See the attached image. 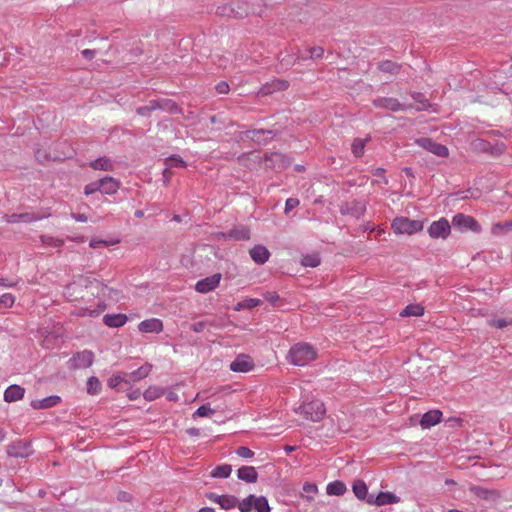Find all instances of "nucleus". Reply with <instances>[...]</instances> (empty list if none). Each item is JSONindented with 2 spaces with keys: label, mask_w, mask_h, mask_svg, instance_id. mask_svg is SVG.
I'll return each instance as SVG.
<instances>
[{
  "label": "nucleus",
  "mask_w": 512,
  "mask_h": 512,
  "mask_svg": "<svg viewBox=\"0 0 512 512\" xmlns=\"http://www.w3.org/2000/svg\"><path fill=\"white\" fill-rule=\"evenodd\" d=\"M221 273H215L209 277L199 280L195 285V290L199 293L205 294L213 291L218 287L221 281Z\"/></svg>",
  "instance_id": "nucleus-16"
},
{
  "label": "nucleus",
  "mask_w": 512,
  "mask_h": 512,
  "mask_svg": "<svg viewBox=\"0 0 512 512\" xmlns=\"http://www.w3.org/2000/svg\"><path fill=\"white\" fill-rule=\"evenodd\" d=\"M240 502L241 500L235 495L223 494V497H221L220 503H218V505L221 509L228 511L236 507L239 509Z\"/></svg>",
  "instance_id": "nucleus-35"
},
{
  "label": "nucleus",
  "mask_w": 512,
  "mask_h": 512,
  "mask_svg": "<svg viewBox=\"0 0 512 512\" xmlns=\"http://www.w3.org/2000/svg\"><path fill=\"white\" fill-rule=\"evenodd\" d=\"M41 241L45 245L55 246V247H60L63 244L62 240L56 239L52 236H47V235L41 236Z\"/></svg>",
  "instance_id": "nucleus-55"
},
{
  "label": "nucleus",
  "mask_w": 512,
  "mask_h": 512,
  "mask_svg": "<svg viewBox=\"0 0 512 512\" xmlns=\"http://www.w3.org/2000/svg\"><path fill=\"white\" fill-rule=\"evenodd\" d=\"M364 147H365L364 140H362L360 138L354 139V141L352 143V152H353L354 156L357 158L361 157L364 154Z\"/></svg>",
  "instance_id": "nucleus-50"
},
{
  "label": "nucleus",
  "mask_w": 512,
  "mask_h": 512,
  "mask_svg": "<svg viewBox=\"0 0 512 512\" xmlns=\"http://www.w3.org/2000/svg\"><path fill=\"white\" fill-rule=\"evenodd\" d=\"M96 53L97 51L94 49H85L81 52L82 56L87 60H92L95 57Z\"/></svg>",
  "instance_id": "nucleus-64"
},
{
  "label": "nucleus",
  "mask_w": 512,
  "mask_h": 512,
  "mask_svg": "<svg viewBox=\"0 0 512 512\" xmlns=\"http://www.w3.org/2000/svg\"><path fill=\"white\" fill-rule=\"evenodd\" d=\"M244 301H245L246 309H252L261 304V300L256 299V298H248V299H245Z\"/></svg>",
  "instance_id": "nucleus-63"
},
{
  "label": "nucleus",
  "mask_w": 512,
  "mask_h": 512,
  "mask_svg": "<svg viewBox=\"0 0 512 512\" xmlns=\"http://www.w3.org/2000/svg\"><path fill=\"white\" fill-rule=\"evenodd\" d=\"M300 204L297 198H288L285 203V213H289Z\"/></svg>",
  "instance_id": "nucleus-57"
},
{
  "label": "nucleus",
  "mask_w": 512,
  "mask_h": 512,
  "mask_svg": "<svg viewBox=\"0 0 512 512\" xmlns=\"http://www.w3.org/2000/svg\"><path fill=\"white\" fill-rule=\"evenodd\" d=\"M156 110H164L171 114L182 113L180 106L171 99H159L155 100Z\"/></svg>",
  "instance_id": "nucleus-31"
},
{
  "label": "nucleus",
  "mask_w": 512,
  "mask_h": 512,
  "mask_svg": "<svg viewBox=\"0 0 512 512\" xmlns=\"http://www.w3.org/2000/svg\"><path fill=\"white\" fill-rule=\"evenodd\" d=\"M127 321V316L125 314H106L103 317V323L109 327H121Z\"/></svg>",
  "instance_id": "nucleus-33"
},
{
  "label": "nucleus",
  "mask_w": 512,
  "mask_h": 512,
  "mask_svg": "<svg viewBox=\"0 0 512 512\" xmlns=\"http://www.w3.org/2000/svg\"><path fill=\"white\" fill-rule=\"evenodd\" d=\"M304 493L300 494V498L307 502L314 500V496L318 493V486L314 482H305L302 486Z\"/></svg>",
  "instance_id": "nucleus-36"
},
{
  "label": "nucleus",
  "mask_w": 512,
  "mask_h": 512,
  "mask_svg": "<svg viewBox=\"0 0 512 512\" xmlns=\"http://www.w3.org/2000/svg\"><path fill=\"white\" fill-rule=\"evenodd\" d=\"M216 90L219 94H227L230 88L227 82L221 81L216 85Z\"/></svg>",
  "instance_id": "nucleus-60"
},
{
  "label": "nucleus",
  "mask_w": 512,
  "mask_h": 512,
  "mask_svg": "<svg viewBox=\"0 0 512 512\" xmlns=\"http://www.w3.org/2000/svg\"><path fill=\"white\" fill-rule=\"evenodd\" d=\"M400 68H401V66L398 63L390 61V60L381 61L378 64V69L381 72L389 73V74H397L400 71Z\"/></svg>",
  "instance_id": "nucleus-40"
},
{
  "label": "nucleus",
  "mask_w": 512,
  "mask_h": 512,
  "mask_svg": "<svg viewBox=\"0 0 512 512\" xmlns=\"http://www.w3.org/2000/svg\"><path fill=\"white\" fill-rule=\"evenodd\" d=\"M236 474H237V478L240 481H243V482H246L249 484L256 483L259 478V474H258L256 468L254 466H249V465H243V466L239 467L237 469Z\"/></svg>",
  "instance_id": "nucleus-24"
},
{
  "label": "nucleus",
  "mask_w": 512,
  "mask_h": 512,
  "mask_svg": "<svg viewBox=\"0 0 512 512\" xmlns=\"http://www.w3.org/2000/svg\"><path fill=\"white\" fill-rule=\"evenodd\" d=\"M262 9L260 5L255 3L249 4L243 0H233L229 3L219 5L216 8V14L221 17L227 18H244L250 14L260 15Z\"/></svg>",
  "instance_id": "nucleus-1"
},
{
  "label": "nucleus",
  "mask_w": 512,
  "mask_h": 512,
  "mask_svg": "<svg viewBox=\"0 0 512 512\" xmlns=\"http://www.w3.org/2000/svg\"><path fill=\"white\" fill-rule=\"evenodd\" d=\"M424 308L420 304H409L401 312V317L422 316Z\"/></svg>",
  "instance_id": "nucleus-38"
},
{
  "label": "nucleus",
  "mask_w": 512,
  "mask_h": 512,
  "mask_svg": "<svg viewBox=\"0 0 512 512\" xmlns=\"http://www.w3.org/2000/svg\"><path fill=\"white\" fill-rule=\"evenodd\" d=\"M256 364L250 354H237L235 359L229 364V368L235 373H248L255 369Z\"/></svg>",
  "instance_id": "nucleus-7"
},
{
  "label": "nucleus",
  "mask_w": 512,
  "mask_h": 512,
  "mask_svg": "<svg viewBox=\"0 0 512 512\" xmlns=\"http://www.w3.org/2000/svg\"><path fill=\"white\" fill-rule=\"evenodd\" d=\"M249 255L256 264L263 265L269 260L270 252L265 246L258 244L250 249Z\"/></svg>",
  "instance_id": "nucleus-26"
},
{
  "label": "nucleus",
  "mask_w": 512,
  "mask_h": 512,
  "mask_svg": "<svg viewBox=\"0 0 512 512\" xmlns=\"http://www.w3.org/2000/svg\"><path fill=\"white\" fill-rule=\"evenodd\" d=\"M251 237L250 229L246 226H237L228 232H220L217 234L218 240H234V241H245Z\"/></svg>",
  "instance_id": "nucleus-10"
},
{
  "label": "nucleus",
  "mask_w": 512,
  "mask_h": 512,
  "mask_svg": "<svg viewBox=\"0 0 512 512\" xmlns=\"http://www.w3.org/2000/svg\"><path fill=\"white\" fill-rule=\"evenodd\" d=\"M102 390V384L97 376H90L86 382V391L89 395H98Z\"/></svg>",
  "instance_id": "nucleus-37"
},
{
  "label": "nucleus",
  "mask_w": 512,
  "mask_h": 512,
  "mask_svg": "<svg viewBox=\"0 0 512 512\" xmlns=\"http://www.w3.org/2000/svg\"><path fill=\"white\" fill-rule=\"evenodd\" d=\"M443 420V413L439 409H430L423 413L419 420V425L423 430L431 429Z\"/></svg>",
  "instance_id": "nucleus-14"
},
{
  "label": "nucleus",
  "mask_w": 512,
  "mask_h": 512,
  "mask_svg": "<svg viewBox=\"0 0 512 512\" xmlns=\"http://www.w3.org/2000/svg\"><path fill=\"white\" fill-rule=\"evenodd\" d=\"M5 219H6L7 223L14 224V223H20V222H23V223L34 222V221L40 220L41 217L34 213L26 212V213H19V214L13 213L10 215H5Z\"/></svg>",
  "instance_id": "nucleus-27"
},
{
  "label": "nucleus",
  "mask_w": 512,
  "mask_h": 512,
  "mask_svg": "<svg viewBox=\"0 0 512 512\" xmlns=\"http://www.w3.org/2000/svg\"><path fill=\"white\" fill-rule=\"evenodd\" d=\"M398 502H400V497L396 493L391 491H379L376 494H371L369 505L380 507L396 504Z\"/></svg>",
  "instance_id": "nucleus-12"
},
{
  "label": "nucleus",
  "mask_w": 512,
  "mask_h": 512,
  "mask_svg": "<svg viewBox=\"0 0 512 512\" xmlns=\"http://www.w3.org/2000/svg\"><path fill=\"white\" fill-rule=\"evenodd\" d=\"M347 492V486L342 480H333L326 485L328 496H343Z\"/></svg>",
  "instance_id": "nucleus-30"
},
{
  "label": "nucleus",
  "mask_w": 512,
  "mask_h": 512,
  "mask_svg": "<svg viewBox=\"0 0 512 512\" xmlns=\"http://www.w3.org/2000/svg\"><path fill=\"white\" fill-rule=\"evenodd\" d=\"M246 136L258 144H266L276 136V132L274 130L252 129L246 131Z\"/></svg>",
  "instance_id": "nucleus-19"
},
{
  "label": "nucleus",
  "mask_w": 512,
  "mask_h": 512,
  "mask_svg": "<svg viewBox=\"0 0 512 512\" xmlns=\"http://www.w3.org/2000/svg\"><path fill=\"white\" fill-rule=\"evenodd\" d=\"M94 355L95 354H73L67 362L68 368L72 370L89 368L94 362Z\"/></svg>",
  "instance_id": "nucleus-17"
},
{
  "label": "nucleus",
  "mask_w": 512,
  "mask_h": 512,
  "mask_svg": "<svg viewBox=\"0 0 512 512\" xmlns=\"http://www.w3.org/2000/svg\"><path fill=\"white\" fill-rule=\"evenodd\" d=\"M5 451L8 457L16 459H26L34 453L31 441L19 438L11 441Z\"/></svg>",
  "instance_id": "nucleus-4"
},
{
  "label": "nucleus",
  "mask_w": 512,
  "mask_h": 512,
  "mask_svg": "<svg viewBox=\"0 0 512 512\" xmlns=\"http://www.w3.org/2000/svg\"><path fill=\"white\" fill-rule=\"evenodd\" d=\"M231 473L232 465L223 463L214 467L210 473V476L215 479H227L230 477Z\"/></svg>",
  "instance_id": "nucleus-34"
},
{
  "label": "nucleus",
  "mask_w": 512,
  "mask_h": 512,
  "mask_svg": "<svg viewBox=\"0 0 512 512\" xmlns=\"http://www.w3.org/2000/svg\"><path fill=\"white\" fill-rule=\"evenodd\" d=\"M289 87L288 81L284 79H272L269 82H266L259 89L257 95L258 96H268L273 94L274 92L284 91Z\"/></svg>",
  "instance_id": "nucleus-15"
},
{
  "label": "nucleus",
  "mask_w": 512,
  "mask_h": 512,
  "mask_svg": "<svg viewBox=\"0 0 512 512\" xmlns=\"http://www.w3.org/2000/svg\"><path fill=\"white\" fill-rule=\"evenodd\" d=\"M429 236L433 239H446L451 232V225L444 217L430 224L427 230Z\"/></svg>",
  "instance_id": "nucleus-9"
},
{
  "label": "nucleus",
  "mask_w": 512,
  "mask_h": 512,
  "mask_svg": "<svg viewBox=\"0 0 512 512\" xmlns=\"http://www.w3.org/2000/svg\"><path fill=\"white\" fill-rule=\"evenodd\" d=\"M101 185L100 192L103 194L112 195L119 189V182L112 177H104L99 180Z\"/></svg>",
  "instance_id": "nucleus-32"
},
{
  "label": "nucleus",
  "mask_w": 512,
  "mask_h": 512,
  "mask_svg": "<svg viewBox=\"0 0 512 512\" xmlns=\"http://www.w3.org/2000/svg\"><path fill=\"white\" fill-rule=\"evenodd\" d=\"M107 386L119 392H124L126 390L125 387L129 386V382L127 379V371H119L113 373L107 379Z\"/></svg>",
  "instance_id": "nucleus-18"
},
{
  "label": "nucleus",
  "mask_w": 512,
  "mask_h": 512,
  "mask_svg": "<svg viewBox=\"0 0 512 512\" xmlns=\"http://www.w3.org/2000/svg\"><path fill=\"white\" fill-rule=\"evenodd\" d=\"M307 54H302L298 57V59L306 60L308 58L310 59H319L324 54V49L320 46L312 47L306 50Z\"/></svg>",
  "instance_id": "nucleus-45"
},
{
  "label": "nucleus",
  "mask_w": 512,
  "mask_h": 512,
  "mask_svg": "<svg viewBox=\"0 0 512 512\" xmlns=\"http://www.w3.org/2000/svg\"><path fill=\"white\" fill-rule=\"evenodd\" d=\"M15 298L11 293H5L0 296V307L10 308L14 304Z\"/></svg>",
  "instance_id": "nucleus-53"
},
{
  "label": "nucleus",
  "mask_w": 512,
  "mask_h": 512,
  "mask_svg": "<svg viewBox=\"0 0 512 512\" xmlns=\"http://www.w3.org/2000/svg\"><path fill=\"white\" fill-rule=\"evenodd\" d=\"M90 166L94 170L111 171L113 169V163L109 158L100 157L90 163Z\"/></svg>",
  "instance_id": "nucleus-39"
},
{
  "label": "nucleus",
  "mask_w": 512,
  "mask_h": 512,
  "mask_svg": "<svg viewBox=\"0 0 512 512\" xmlns=\"http://www.w3.org/2000/svg\"><path fill=\"white\" fill-rule=\"evenodd\" d=\"M35 157H36V159L38 160L39 163H44L45 161H47L49 159L48 154L46 153V151L41 150V149H38L35 152Z\"/></svg>",
  "instance_id": "nucleus-61"
},
{
  "label": "nucleus",
  "mask_w": 512,
  "mask_h": 512,
  "mask_svg": "<svg viewBox=\"0 0 512 512\" xmlns=\"http://www.w3.org/2000/svg\"><path fill=\"white\" fill-rule=\"evenodd\" d=\"M139 330L144 333H159L163 329V324L160 319L151 318L142 321L139 326Z\"/></svg>",
  "instance_id": "nucleus-29"
},
{
  "label": "nucleus",
  "mask_w": 512,
  "mask_h": 512,
  "mask_svg": "<svg viewBox=\"0 0 512 512\" xmlns=\"http://www.w3.org/2000/svg\"><path fill=\"white\" fill-rule=\"evenodd\" d=\"M451 225L460 231L470 230L475 233H479L481 231V226L477 220L474 217L463 213H458L453 216Z\"/></svg>",
  "instance_id": "nucleus-6"
},
{
  "label": "nucleus",
  "mask_w": 512,
  "mask_h": 512,
  "mask_svg": "<svg viewBox=\"0 0 512 512\" xmlns=\"http://www.w3.org/2000/svg\"><path fill=\"white\" fill-rule=\"evenodd\" d=\"M392 229L396 234H414L423 229V222L407 217H397L392 221Z\"/></svg>",
  "instance_id": "nucleus-5"
},
{
  "label": "nucleus",
  "mask_w": 512,
  "mask_h": 512,
  "mask_svg": "<svg viewBox=\"0 0 512 512\" xmlns=\"http://www.w3.org/2000/svg\"><path fill=\"white\" fill-rule=\"evenodd\" d=\"M152 367V364L145 362L138 368L133 369L132 371H127V379L129 385L140 382L141 380L146 378L150 374Z\"/></svg>",
  "instance_id": "nucleus-21"
},
{
  "label": "nucleus",
  "mask_w": 512,
  "mask_h": 512,
  "mask_svg": "<svg viewBox=\"0 0 512 512\" xmlns=\"http://www.w3.org/2000/svg\"><path fill=\"white\" fill-rule=\"evenodd\" d=\"M418 146L431 152L438 157H447L449 150L445 145L434 142L431 138L422 137L416 140Z\"/></svg>",
  "instance_id": "nucleus-13"
},
{
  "label": "nucleus",
  "mask_w": 512,
  "mask_h": 512,
  "mask_svg": "<svg viewBox=\"0 0 512 512\" xmlns=\"http://www.w3.org/2000/svg\"><path fill=\"white\" fill-rule=\"evenodd\" d=\"M295 413L312 422H320L326 415V406L321 399L302 400Z\"/></svg>",
  "instance_id": "nucleus-2"
},
{
  "label": "nucleus",
  "mask_w": 512,
  "mask_h": 512,
  "mask_svg": "<svg viewBox=\"0 0 512 512\" xmlns=\"http://www.w3.org/2000/svg\"><path fill=\"white\" fill-rule=\"evenodd\" d=\"M320 263L321 259L319 254L317 253L304 255L301 259V264L305 267L314 268L320 265Z\"/></svg>",
  "instance_id": "nucleus-44"
},
{
  "label": "nucleus",
  "mask_w": 512,
  "mask_h": 512,
  "mask_svg": "<svg viewBox=\"0 0 512 512\" xmlns=\"http://www.w3.org/2000/svg\"><path fill=\"white\" fill-rule=\"evenodd\" d=\"M205 498L213 503H220L221 497H223V494H217L215 492H205L204 494Z\"/></svg>",
  "instance_id": "nucleus-58"
},
{
  "label": "nucleus",
  "mask_w": 512,
  "mask_h": 512,
  "mask_svg": "<svg viewBox=\"0 0 512 512\" xmlns=\"http://www.w3.org/2000/svg\"><path fill=\"white\" fill-rule=\"evenodd\" d=\"M235 453L242 458L251 459L254 457L255 453L247 446H240L236 449Z\"/></svg>",
  "instance_id": "nucleus-54"
},
{
  "label": "nucleus",
  "mask_w": 512,
  "mask_h": 512,
  "mask_svg": "<svg viewBox=\"0 0 512 512\" xmlns=\"http://www.w3.org/2000/svg\"><path fill=\"white\" fill-rule=\"evenodd\" d=\"M165 165V172H169L173 167L185 168L186 162L179 155H171L165 159Z\"/></svg>",
  "instance_id": "nucleus-41"
},
{
  "label": "nucleus",
  "mask_w": 512,
  "mask_h": 512,
  "mask_svg": "<svg viewBox=\"0 0 512 512\" xmlns=\"http://www.w3.org/2000/svg\"><path fill=\"white\" fill-rule=\"evenodd\" d=\"M125 389L126 390L124 392H126V396L131 401H135V400L139 399L142 394L141 390L139 388H133L132 384H130L129 386H126Z\"/></svg>",
  "instance_id": "nucleus-52"
},
{
  "label": "nucleus",
  "mask_w": 512,
  "mask_h": 512,
  "mask_svg": "<svg viewBox=\"0 0 512 512\" xmlns=\"http://www.w3.org/2000/svg\"><path fill=\"white\" fill-rule=\"evenodd\" d=\"M411 97L416 103L419 104V106L415 108L417 111L427 110L430 107L428 99L424 96L423 93L412 92Z\"/></svg>",
  "instance_id": "nucleus-43"
},
{
  "label": "nucleus",
  "mask_w": 512,
  "mask_h": 512,
  "mask_svg": "<svg viewBox=\"0 0 512 512\" xmlns=\"http://www.w3.org/2000/svg\"><path fill=\"white\" fill-rule=\"evenodd\" d=\"M351 487L353 494L359 501L369 504L372 493H369V487L364 480H354Z\"/></svg>",
  "instance_id": "nucleus-20"
},
{
  "label": "nucleus",
  "mask_w": 512,
  "mask_h": 512,
  "mask_svg": "<svg viewBox=\"0 0 512 512\" xmlns=\"http://www.w3.org/2000/svg\"><path fill=\"white\" fill-rule=\"evenodd\" d=\"M474 149L479 152L495 154L492 150V144L484 139H477L473 142Z\"/></svg>",
  "instance_id": "nucleus-46"
},
{
  "label": "nucleus",
  "mask_w": 512,
  "mask_h": 512,
  "mask_svg": "<svg viewBox=\"0 0 512 512\" xmlns=\"http://www.w3.org/2000/svg\"><path fill=\"white\" fill-rule=\"evenodd\" d=\"M264 162L266 167L272 169H281L284 168L286 165L285 156L281 153L276 152L265 154Z\"/></svg>",
  "instance_id": "nucleus-28"
},
{
  "label": "nucleus",
  "mask_w": 512,
  "mask_h": 512,
  "mask_svg": "<svg viewBox=\"0 0 512 512\" xmlns=\"http://www.w3.org/2000/svg\"><path fill=\"white\" fill-rule=\"evenodd\" d=\"M164 391L160 387L150 386L143 392V397L147 401H154L163 395Z\"/></svg>",
  "instance_id": "nucleus-42"
},
{
  "label": "nucleus",
  "mask_w": 512,
  "mask_h": 512,
  "mask_svg": "<svg viewBox=\"0 0 512 512\" xmlns=\"http://www.w3.org/2000/svg\"><path fill=\"white\" fill-rule=\"evenodd\" d=\"M341 215H350L359 219L366 211V203L362 200H353L352 202H345L339 206Z\"/></svg>",
  "instance_id": "nucleus-11"
},
{
  "label": "nucleus",
  "mask_w": 512,
  "mask_h": 512,
  "mask_svg": "<svg viewBox=\"0 0 512 512\" xmlns=\"http://www.w3.org/2000/svg\"><path fill=\"white\" fill-rule=\"evenodd\" d=\"M268 498L264 495L249 494L239 504L240 512H271Z\"/></svg>",
  "instance_id": "nucleus-3"
},
{
  "label": "nucleus",
  "mask_w": 512,
  "mask_h": 512,
  "mask_svg": "<svg viewBox=\"0 0 512 512\" xmlns=\"http://www.w3.org/2000/svg\"><path fill=\"white\" fill-rule=\"evenodd\" d=\"M101 189V185L99 183V180L98 181H94V182H91L89 184H87L84 188V193L86 195H90V194H93L97 191H100Z\"/></svg>",
  "instance_id": "nucleus-56"
},
{
  "label": "nucleus",
  "mask_w": 512,
  "mask_h": 512,
  "mask_svg": "<svg viewBox=\"0 0 512 512\" xmlns=\"http://www.w3.org/2000/svg\"><path fill=\"white\" fill-rule=\"evenodd\" d=\"M25 395V388L18 384H11L5 390L3 399L7 403L17 402L22 400Z\"/></svg>",
  "instance_id": "nucleus-23"
},
{
  "label": "nucleus",
  "mask_w": 512,
  "mask_h": 512,
  "mask_svg": "<svg viewBox=\"0 0 512 512\" xmlns=\"http://www.w3.org/2000/svg\"><path fill=\"white\" fill-rule=\"evenodd\" d=\"M213 413L214 409H212L209 404H202L193 412L192 417L194 419L199 417H208Z\"/></svg>",
  "instance_id": "nucleus-49"
},
{
  "label": "nucleus",
  "mask_w": 512,
  "mask_h": 512,
  "mask_svg": "<svg viewBox=\"0 0 512 512\" xmlns=\"http://www.w3.org/2000/svg\"><path fill=\"white\" fill-rule=\"evenodd\" d=\"M62 402L59 395H50L42 399H35L30 402V406L35 410H43L55 407Z\"/></svg>",
  "instance_id": "nucleus-22"
},
{
  "label": "nucleus",
  "mask_w": 512,
  "mask_h": 512,
  "mask_svg": "<svg viewBox=\"0 0 512 512\" xmlns=\"http://www.w3.org/2000/svg\"><path fill=\"white\" fill-rule=\"evenodd\" d=\"M264 298L271 304H275L279 300V295L276 292H266Z\"/></svg>",
  "instance_id": "nucleus-62"
},
{
  "label": "nucleus",
  "mask_w": 512,
  "mask_h": 512,
  "mask_svg": "<svg viewBox=\"0 0 512 512\" xmlns=\"http://www.w3.org/2000/svg\"><path fill=\"white\" fill-rule=\"evenodd\" d=\"M156 110L155 100H150L145 106L138 107L136 113L140 116L148 117L152 111Z\"/></svg>",
  "instance_id": "nucleus-51"
},
{
  "label": "nucleus",
  "mask_w": 512,
  "mask_h": 512,
  "mask_svg": "<svg viewBox=\"0 0 512 512\" xmlns=\"http://www.w3.org/2000/svg\"><path fill=\"white\" fill-rule=\"evenodd\" d=\"M372 103L376 108L386 109L392 112L404 111L414 108L412 104H402L398 99L392 97H378L374 99Z\"/></svg>",
  "instance_id": "nucleus-8"
},
{
  "label": "nucleus",
  "mask_w": 512,
  "mask_h": 512,
  "mask_svg": "<svg viewBox=\"0 0 512 512\" xmlns=\"http://www.w3.org/2000/svg\"><path fill=\"white\" fill-rule=\"evenodd\" d=\"M512 230V221L498 222L492 226V233L494 235H501Z\"/></svg>",
  "instance_id": "nucleus-47"
},
{
  "label": "nucleus",
  "mask_w": 512,
  "mask_h": 512,
  "mask_svg": "<svg viewBox=\"0 0 512 512\" xmlns=\"http://www.w3.org/2000/svg\"><path fill=\"white\" fill-rule=\"evenodd\" d=\"M286 361L298 367L307 366L309 363L317 359L318 354H285Z\"/></svg>",
  "instance_id": "nucleus-25"
},
{
  "label": "nucleus",
  "mask_w": 512,
  "mask_h": 512,
  "mask_svg": "<svg viewBox=\"0 0 512 512\" xmlns=\"http://www.w3.org/2000/svg\"><path fill=\"white\" fill-rule=\"evenodd\" d=\"M317 348L306 342H298L290 347L288 352H316Z\"/></svg>",
  "instance_id": "nucleus-48"
},
{
  "label": "nucleus",
  "mask_w": 512,
  "mask_h": 512,
  "mask_svg": "<svg viewBox=\"0 0 512 512\" xmlns=\"http://www.w3.org/2000/svg\"><path fill=\"white\" fill-rule=\"evenodd\" d=\"M463 421L461 418L459 417H450L447 421H446V424L449 426V427H452V428H456V427H460L462 425Z\"/></svg>",
  "instance_id": "nucleus-59"
}]
</instances>
